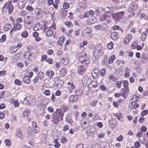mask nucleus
I'll return each instance as SVG.
<instances>
[{
	"label": "nucleus",
	"mask_w": 148,
	"mask_h": 148,
	"mask_svg": "<svg viewBox=\"0 0 148 148\" xmlns=\"http://www.w3.org/2000/svg\"><path fill=\"white\" fill-rule=\"evenodd\" d=\"M79 61L81 63L85 66L90 62L89 58L85 53H83L80 55L79 57Z\"/></svg>",
	"instance_id": "nucleus-1"
},
{
	"label": "nucleus",
	"mask_w": 148,
	"mask_h": 148,
	"mask_svg": "<svg viewBox=\"0 0 148 148\" xmlns=\"http://www.w3.org/2000/svg\"><path fill=\"white\" fill-rule=\"evenodd\" d=\"M32 128L29 127L28 128V132L30 133L33 134L34 133H37L39 131V127L37 126V123L34 122H32Z\"/></svg>",
	"instance_id": "nucleus-2"
},
{
	"label": "nucleus",
	"mask_w": 148,
	"mask_h": 148,
	"mask_svg": "<svg viewBox=\"0 0 148 148\" xmlns=\"http://www.w3.org/2000/svg\"><path fill=\"white\" fill-rule=\"evenodd\" d=\"M100 45L99 46H96L94 49L93 55L94 57L96 58H99V56L101 53V47Z\"/></svg>",
	"instance_id": "nucleus-3"
},
{
	"label": "nucleus",
	"mask_w": 148,
	"mask_h": 148,
	"mask_svg": "<svg viewBox=\"0 0 148 148\" xmlns=\"http://www.w3.org/2000/svg\"><path fill=\"white\" fill-rule=\"evenodd\" d=\"M113 13V11H109L106 12L104 14H103L100 16V20L101 21H104L107 18H110Z\"/></svg>",
	"instance_id": "nucleus-4"
},
{
	"label": "nucleus",
	"mask_w": 148,
	"mask_h": 148,
	"mask_svg": "<svg viewBox=\"0 0 148 148\" xmlns=\"http://www.w3.org/2000/svg\"><path fill=\"white\" fill-rule=\"evenodd\" d=\"M124 12H118L114 14H112V17L116 22H118L119 20L122 18L124 15Z\"/></svg>",
	"instance_id": "nucleus-5"
},
{
	"label": "nucleus",
	"mask_w": 148,
	"mask_h": 148,
	"mask_svg": "<svg viewBox=\"0 0 148 148\" xmlns=\"http://www.w3.org/2000/svg\"><path fill=\"white\" fill-rule=\"evenodd\" d=\"M12 1H10L6 2L4 6L8 7V13L11 14L12 13L13 10V6L12 4Z\"/></svg>",
	"instance_id": "nucleus-6"
},
{
	"label": "nucleus",
	"mask_w": 148,
	"mask_h": 148,
	"mask_svg": "<svg viewBox=\"0 0 148 148\" xmlns=\"http://www.w3.org/2000/svg\"><path fill=\"white\" fill-rule=\"evenodd\" d=\"M92 32V30L89 28H86L84 29L82 32V35L85 37H91V34Z\"/></svg>",
	"instance_id": "nucleus-7"
},
{
	"label": "nucleus",
	"mask_w": 148,
	"mask_h": 148,
	"mask_svg": "<svg viewBox=\"0 0 148 148\" xmlns=\"http://www.w3.org/2000/svg\"><path fill=\"white\" fill-rule=\"evenodd\" d=\"M32 98L29 97L24 98V100L22 102L23 104L28 105H31L32 103Z\"/></svg>",
	"instance_id": "nucleus-8"
},
{
	"label": "nucleus",
	"mask_w": 148,
	"mask_h": 148,
	"mask_svg": "<svg viewBox=\"0 0 148 148\" xmlns=\"http://www.w3.org/2000/svg\"><path fill=\"white\" fill-rule=\"evenodd\" d=\"M36 15L38 18H41L43 15L42 10L40 8H37L35 10Z\"/></svg>",
	"instance_id": "nucleus-9"
},
{
	"label": "nucleus",
	"mask_w": 148,
	"mask_h": 148,
	"mask_svg": "<svg viewBox=\"0 0 148 148\" xmlns=\"http://www.w3.org/2000/svg\"><path fill=\"white\" fill-rule=\"evenodd\" d=\"M15 135L18 138L21 139H22L23 138V134L20 128H18L16 129Z\"/></svg>",
	"instance_id": "nucleus-10"
},
{
	"label": "nucleus",
	"mask_w": 148,
	"mask_h": 148,
	"mask_svg": "<svg viewBox=\"0 0 148 148\" xmlns=\"http://www.w3.org/2000/svg\"><path fill=\"white\" fill-rule=\"evenodd\" d=\"M33 53L30 51H27L25 52L24 54V59L27 60H30L31 58L32 57Z\"/></svg>",
	"instance_id": "nucleus-11"
},
{
	"label": "nucleus",
	"mask_w": 148,
	"mask_h": 148,
	"mask_svg": "<svg viewBox=\"0 0 148 148\" xmlns=\"http://www.w3.org/2000/svg\"><path fill=\"white\" fill-rule=\"evenodd\" d=\"M97 19L94 16H91L87 20V22L89 25L94 23L97 22Z\"/></svg>",
	"instance_id": "nucleus-12"
},
{
	"label": "nucleus",
	"mask_w": 148,
	"mask_h": 148,
	"mask_svg": "<svg viewBox=\"0 0 148 148\" xmlns=\"http://www.w3.org/2000/svg\"><path fill=\"white\" fill-rule=\"evenodd\" d=\"M139 106V105L136 102L131 101L129 104V108L130 110L135 109L138 107Z\"/></svg>",
	"instance_id": "nucleus-13"
},
{
	"label": "nucleus",
	"mask_w": 148,
	"mask_h": 148,
	"mask_svg": "<svg viewBox=\"0 0 148 148\" xmlns=\"http://www.w3.org/2000/svg\"><path fill=\"white\" fill-rule=\"evenodd\" d=\"M132 38V35L131 34H128L125 37L124 40V42L128 44L130 42V39Z\"/></svg>",
	"instance_id": "nucleus-14"
},
{
	"label": "nucleus",
	"mask_w": 148,
	"mask_h": 148,
	"mask_svg": "<svg viewBox=\"0 0 148 148\" xmlns=\"http://www.w3.org/2000/svg\"><path fill=\"white\" fill-rule=\"evenodd\" d=\"M33 30L35 31L42 29V27L39 23L34 24L33 26Z\"/></svg>",
	"instance_id": "nucleus-15"
},
{
	"label": "nucleus",
	"mask_w": 148,
	"mask_h": 148,
	"mask_svg": "<svg viewBox=\"0 0 148 148\" xmlns=\"http://www.w3.org/2000/svg\"><path fill=\"white\" fill-rule=\"evenodd\" d=\"M130 69L128 67H125L124 69V76L125 78H128L130 75Z\"/></svg>",
	"instance_id": "nucleus-16"
},
{
	"label": "nucleus",
	"mask_w": 148,
	"mask_h": 148,
	"mask_svg": "<svg viewBox=\"0 0 148 148\" xmlns=\"http://www.w3.org/2000/svg\"><path fill=\"white\" fill-rule=\"evenodd\" d=\"M94 14V12L92 10H90L89 11H87L84 13L82 17L81 18L82 19L83 18H86L89 15H92Z\"/></svg>",
	"instance_id": "nucleus-17"
},
{
	"label": "nucleus",
	"mask_w": 148,
	"mask_h": 148,
	"mask_svg": "<svg viewBox=\"0 0 148 148\" xmlns=\"http://www.w3.org/2000/svg\"><path fill=\"white\" fill-rule=\"evenodd\" d=\"M138 8V5L137 4L135 3L131 5V6L128 9V11L129 12H131L133 10H136Z\"/></svg>",
	"instance_id": "nucleus-18"
},
{
	"label": "nucleus",
	"mask_w": 148,
	"mask_h": 148,
	"mask_svg": "<svg viewBox=\"0 0 148 148\" xmlns=\"http://www.w3.org/2000/svg\"><path fill=\"white\" fill-rule=\"evenodd\" d=\"M54 72L50 70H47L45 72V74L48 78H51L54 75Z\"/></svg>",
	"instance_id": "nucleus-19"
},
{
	"label": "nucleus",
	"mask_w": 148,
	"mask_h": 148,
	"mask_svg": "<svg viewBox=\"0 0 148 148\" xmlns=\"http://www.w3.org/2000/svg\"><path fill=\"white\" fill-rule=\"evenodd\" d=\"M25 4V1L24 0H19L18 3V7L21 9H22L24 7Z\"/></svg>",
	"instance_id": "nucleus-20"
},
{
	"label": "nucleus",
	"mask_w": 148,
	"mask_h": 148,
	"mask_svg": "<svg viewBox=\"0 0 148 148\" xmlns=\"http://www.w3.org/2000/svg\"><path fill=\"white\" fill-rule=\"evenodd\" d=\"M66 69L64 67L61 68L59 71V76L61 77L64 76L66 74Z\"/></svg>",
	"instance_id": "nucleus-21"
},
{
	"label": "nucleus",
	"mask_w": 148,
	"mask_h": 148,
	"mask_svg": "<svg viewBox=\"0 0 148 148\" xmlns=\"http://www.w3.org/2000/svg\"><path fill=\"white\" fill-rule=\"evenodd\" d=\"M66 87L69 89L70 92H72L73 90L75 89V86H73L72 83H68L67 84Z\"/></svg>",
	"instance_id": "nucleus-22"
},
{
	"label": "nucleus",
	"mask_w": 148,
	"mask_h": 148,
	"mask_svg": "<svg viewBox=\"0 0 148 148\" xmlns=\"http://www.w3.org/2000/svg\"><path fill=\"white\" fill-rule=\"evenodd\" d=\"M148 33V29H147L145 32H143L141 34L140 38L141 40L142 41H144L147 37V34Z\"/></svg>",
	"instance_id": "nucleus-23"
},
{
	"label": "nucleus",
	"mask_w": 148,
	"mask_h": 148,
	"mask_svg": "<svg viewBox=\"0 0 148 148\" xmlns=\"http://www.w3.org/2000/svg\"><path fill=\"white\" fill-rule=\"evenodd\" d=\"M86 69L82 66H79L78 68V73L81 74H83L86 71Z\"/></svg>",
	"instance_id": "nucleus-24"
},
{
	"label": "nucleus",
	"mask_w": 148,
	"mask_h": 148,
	"mask_svg": "<svg viewBox=\"0 0 148 148\" xmlns=\"http://www.w3.org/2000/svg\"><path fill=\"white\" fill-rule=\"evenodd\" d=\"M53 29H49L46 32V34L48 37H50L52 36L53 34Z\"/></svg>",
	"instance_id": "nucleus-25"
},
{
	"label": "nucleus",
	"mask_w": 148,
	"mask_h": 148,
	"mask_svg": "<svg viewBox=\"0 0 148 148\" xmlns=\"http://www.w3.org/2000/svg\"><path fill=\"white\" fill-rule=\"evenodd\" d=\"M37 77L41 81L43 79L44 77V74L43 73L42 71H40L37 76Z\"/></svg>",
	"instance_id": "nucleus-26"
},
{
	"label": "nucleus",
	"mask_w": 148,
	"mask_h": 148,
	"mask_svg": "<svg viewBox=\"0 0 148 148\" xmlns=\"http://www.w3.org/2000/svg\"><path fill=\"white\" fill-rule=\"evenodd\" d=\"M89 124L88 123H87L86 121H82V120L81 122V126L82 128L83 129H86L89 126Z\"/></svg>",
	"instance_id": "nucleus-27"
},
{
	"label": "nucleus",
	"mask_w": 148,
	"mask_h": 148,
	"mask_svg": "<svg viewBox=\"0 0 148 148\" xmlns=\"http://www.w3.org/2000/svg\"><path fill=\"white\" fill-rule=\"evenodd\" d=\"M61 62L64 65H66L69 62V59L67 58H64L61 59Z\"/></svg>",
	"instance_id": "nucleus-28"
},
{
	"label": "nucleus",
	"mask_w": 148,
	"mask_h": 148,
	"mask_svg": "<svg viewBox=\"0 0 148 148\" xmlns=\"http://www.w3.org/2000/svg\"><path fill=\"white\" fill-rule=\"evenodd\" d=\"M65 37L64 36H61L59 39L58 43V45H61L64 41Z\"/></svg>",
	"instance_id": "nucleus-29"
},
{
	"label": "nucleus",
	"mask_w": 148,
	"mask_h": 148,
	"mask_svg": "<svg viewBox=\"0 0 148 148\" xmlns=\"http://www.w3.org/2000/svg\"><path fill=\"white\" fill-rule=\"evenodd\" d=\"M99 70L98 69H94L92 72V75L93 77H97L99 74Z\"/></svg>",
	"instance_id": "nucleus-30"
},
{
	"label": "nucleus",
	"mask_w": 148,
	"mask_h": 148,
	"mask_svg": "<svg viewBox=\"0 0 148 148\" xmlns=\"http://www.w3.org/2000/svg\"><path fill=\"white\" fill-rule=\"evenodd\" d=\"M111 37L113 40H116L117 38V33L116 32H114L111 33Z\"/></svg>",
	"instance_id": "nucleus-31"
},
{
	"label": "nucleus",
	"mask_w": 148,
	"mask_h": 148,
	"mask_svg": "<svg viewBox=\"0 0 148 148\" xmlns=\"http://www.w3.org/2000/svg\"><path fill=\"white\" fill-rule=\"evenodd\" d=\"M23 81L24 83L27 84H29L30 82V81L29 79V77L27 75L24 76L23 78Z\"/></svg>",
	"instance_id": "nucleus-32"
},
{
	"label": "nucleus",
	"mask_w": 148,
	"mask_h": 148,
	"mask_svg": "<svg viewBox=\"0 0 148 148\" xmlns=\"http://www.w3.org/2000/svg\"><path fill=\"white\" fill-rule=\"evenodd\" d=\"M69 100L71 102H76L77 101V99L74 95L71 96L69 98Z\"/></svg>",
	"instance_id": "nucleus-33"
},
{
	"label": "nucleus",
	"mask_w": 148,
	"mask_h": 148,
	"mask_svg": "<svg viewBox=\"0 0 148 148\" xmlns=\"http://www.w3.org/2000/svg\"><path fill=\"white\" fill-rule=\"evenodd\" d=\"M13 28L16 30H19L21 28V25L18 23H17L14 24Z\"/></svg>",
	"instance_id": "nucleus-34"
},
{
	"label": "nucleus",
	"mask_w": 148,
	"mask_h": 148,
	"mask_svg": "<svg viewBox=\"0 0 148 148\" xmlns=\"http://www.w3.org/2000/svg\"><path fill=\"white\" fill-rule=\"evenodd\" d=\"M53 142L55 143L54 147L56 148H58L60 146V144L58 142V138H55L53 141Z\"/></svg>",
	"instance_id": "nucleus-35"
},
{
	"label": "nucleus",
	"mask_w": 148,
	"mask_h": 148,
	"mask_svg": "<svg viewBox=\"0 0 148 148\" xmlns=\"http://www.w3.org/2000/svg\"><path fill=\"white\" fill-rule=\"evenodd\" d=\"M11 27V25L10 24H7L4 25L3 28L5 31H8Z\"/></svg>",
	"instance_id": "nucleus-36"
},
{
	"label": "nucleus",
	"mask_w": 148,
	"mask_h": 148,
	"mask_svg": "<svg viewBox=\"0 0 148 148\" xmlns=\"http://www.w3.org/2000/svg\"><path fill=\"white\" fill-rule=\"evenodd\" d=\"M116 58V57L114 55H112L111 56L109 59L108 60V62L109 64H112V63L114 60Z\"/></svg>",
	"instance_id": "nucleus-37"
},
{
	"label": "nucleus",
	"mask_w": 148,
	"mask_h": 148,
	"mask_svg": "<svg viewBox=\"0 0 148 148\" xmlns=\"http://www.w3.org/2000/svg\"><path fill=\"white\" fill-rule=\"evenodd\" d=\"M30 113L31 112L30 110H26L24 112L23 116L25 117H27L30 115Z\"/></svg>",
	"instance_id": "nucleus-38"
},
{
	"label": "nucleus",
	"mask_w": 148,
	"mask_h": 148,
	"mask_svg": "<svg viewBox=\"0 0 148 148\" xmlns=\"http://www.w3.org/2000/svg\"><path fill=\"white\" fill-rule=\"evenodd\" d=\"M94 88H95L96 89H99L98 86V84L96 81H92L91 84H90Z\"/></svg>",
	"instance_id": "nucleus-39"
},
{
	"label": "nucleus",
	"mask_w": 148,
	"mask_h": 148,
	"mask_svg": "<svg viewBox=\"0 0 148 148\" xmlns=\"http://www.w3.org/2000/svg\"><path fill=\"white\" fill-rule=\"evenodd\" d=\"M140 18H143L144 19L147 20H148V18L147 17V15L145 14V13H142L140 14Z\"/></svg>",
	"instance_id": "nucleus-40"
},
{
	"label": "nucleus",
	"mask_w": 148,
	"mask_h": 148,
	"mask_svg": "<svg viewBox=\"0 0 148 148\" xmlns=\"http://www.w3.org/2000/svg\"><path fill=\"white\" fill-rule=\"evenodd\" d=\"M21 36L23 38H27L28 36V33L27 31H24L22 33Z\"/></svg>",
	"instance_id": "nucleus-41"
},
{
	"label": "nucleus",
	"mask_w": 148,
	"mask_h": 148,
	"mask_svg": "<svg viewBox=\"0 0 148 148\" xmlns=\"http://www.w3.org/2000/svg\"><path fill=\"white\" fill-rule=\"evenodd\" d=\"M139 97L136 95H134L133 98L131 99V101H133V102H136L138 100Z\"/></svg>",
	"instance_id": "nucleus-42"
},
{
	"label": "nucleus",
	"mask_w": 148,
	"mask_h": 148,
	"mask_svg": "<svg viewBox=\"0 0 148 148\" xmlns=\"http://www.w3.org/2000/svg\"><path fill=\"white\" fill-rule=\"evenodd\" d=\"M65 24L67 25V27L69 28H71L73 26V24L72 23L71 21H66L64 23Z\"/></svg>",
	"instance_id": "nucleus-43"
},
{
	"label": "nucleus",
	"mask_w": 148,
	"mask_h": 148,
	"mask_svg": "<svg viewBox=\"0 0 148 148\" xmlns=\"http://www.w3.org/2000/svg\"><path fill=\"white\" fill-rule=\"evenodd\" d=\"M107 47L108 48L110 49H112L113 48V43L112 42H110L107 44Z\"/></svg>",
	"instance_id": "nucleus-44"
},
{
	"label": "nucleus",
	"mask_w": 148,
	"mask_h": 148,
	"mask_svg": "<svg viewBox=\"0 0 148 148\" xmlns=\"http://www.w3.org/2000/svg\"><path fill=\"white\" fill-rule=\"evenodd\" d=\"M4 142L6 145L7 146H10L11 145V141L9 139H5V140Z\"/></svg>",
	"instance_id": "nucleus-45"
},
{
	"label": "nucleus",
	"mask_w": 148,
	"mask_h": 148,
	"mask_svg": "<svg viewBox=\"0 0 148 148\" xmlns=\"http://www.w3.org/2000/svg\"><path fill=\"white\" fill-rule=\"evenodd\" d=\"M106 73L105 69L103 68L101 69L100 71V75L101 76H103L105 75Z\"/></svg>",
	"instance_id": "nucleus-46"
},
{
	"label": "nucleus",
	"mask_w": 148,
	"mask_h": 148,
	"mask_svg": "<svg viewBox=\"0 0 148 148\" xmlns=\"http://www.w3.org/2000/svg\"><path fill=\"white\" fill-rule=\"evenodd\" d=\"M91 86L92 85L90 84H89L88 86V88L92 92H95L98 90V89H96L95 88H94L93 87Z\"/></svg>",
	"instance_id": "nucleus-47"
},
{
	"label": "nucleus",
	"mask_w": 148,
	"mask_h": 148,
	"mask_svg": "<svg viewBox=\"0 0 148 148\" xmlns=\"http://www.w3.org/2000/svg\"><path fill=\"white\" fill-rule=\"evenodd\" d=\"M33 82L34 84H36L38 82H41L38 78L36 76L34 78L33 80Z\"/></svg>",
	"instance_id": "nucleus-48"
},
{
	"label": "nucleus",
	"mask_w": 148,
	"mask_h": 148,
	"mask_svg": "<svg viewBox=\"0 0 148 148\" xmlns=\"http://www.w3.org/2000/svg\"><path fill=\"white\" fill-rule=\"evenodd\" d=\"M6 39V36L5 34L3 35L0 39V42H3L5 41Z\"/></svg>",
	"instance_id": "nucleus-49"
},
{
	"label": "nucleus",
	"mask_w": 148,
	"mask_h": 148,
	"mask_svg": "<svg viewBox=\"0 0 148 148\" xmlns=\"http://www.w3.org/2000/svg\"><path fill=\"white\" fill-rule=\"evenodd\" d=\"M18 46H13L12 47V53H13L16 52L17 50L18 49Z\"/></svg>",
	"instance_id": "nucleus-50"
},
{
	"label": "nucleus",
	"mask_w": 148,
	"mask_h": 148,
	"mask_svg": "<svg viewBox=\"0 0 148 148\" xmlns=\"http://www.w3.org/2000/svg\"><path fill=\"white\" fill-rule=\"evenodd\" d=\"M14 83L17 85L20 86L21 84V82L20 80L17 79L15 80Z\"/></svg>",
	"instance_id": "nucleus-51"
},
{
	"label": "nucleus",
	"mask_w": 148,
	"mask_h": 148,
	"mask_svg": "<svg viewBox=\"0 0 148 148\" xmlns=\"http://www.w3.org/2000/svg\"><path fill=\"white\" fill-rule=\"evenodd\" d=\"M98 102V101L97 100H95L92 101L90 104V106H95Z\"/></svg>",
	"instance_id": "nucleus-52"
},
{
	"label": "nucleus",
	"mask_w": 148,
	"mask_h": 148,
	"mask_svg": "<svg viewBox=\"0 0 148 148\" xmlns=\"http://www.w3.org/2000/svg\"><path fill=\"white\" fill-rule=\"evenodd\" d=\"M75 93L77 96H80L82 93V91L81 90H78L76 91Z\"/></svg>",
	"instance_id": "nucleus-53"
},
{
	"label": "nucleus",
	"mask_w": 148,
	"mask_h": 148,
	"mask_svg": "<svg viewBox=\"0 0 148 148\" xmlns=\"http://www.w3.org/2000/svg\"><path fill=\"white\" fill-rule=\"evenodd\" d=\"M7 58H4L2 55H0V61H3L4 60L5 62H7Z\"/></svg>",
	"instance_id": "nucleus-54"
},
{
	"label": "nucleus",
	"mask_w": 148,
	"mask_h": 148,
	"mask_svg": "<svg viewBox=\"0 0 148 148\" xmlns=\"http://www.w3.org/2000/svg\"><path fill=\"white\" fill-rule=\"evenodd\" d=\"M148 113V110H144L141 113V115L144 116L146 115Z\"/></svg>",
	"instance_id": "nucleus-55"
},
{
	"label": "nucleus",
	"mask_w": 148,
	"mask_h": 148,
	"mask_svg": "<svg viewBox=\"0 0 148 148\" xmlns=\"http://www.w3.org/2000/svg\"><path fill=\"white\" fill-rule=\"evenodd\" d=\"M101 25V30H104L107 28V26L105 23H103Z\"/></svg>",
	"instance_id": "nucleus-56"
},
{
	"label": "nucleus",
	"mask_w": 148,
	"mask_h": 148,
	"mask_svg": "<svg viewBox=\"0 0 148 148\" xmlns=\"http://www.w3.org/2000/svg\"><path fill=\"white\" fill-rule=\"evenodd\" d=\"M123 139V137L122 135H120L116 138V140L119 142H121Z\"/></svg>",
	"instance_id": "nucleus-57"
},
{
	"label": "nucleus",
	"mask_w": 148,
	"mask_h": 148,
	"mask_svg": "<svg viewBox=\"0 0 148 148\" xmlns=\"http://www.w3.org/2000/svg\"><path fill=\"white\" fill-rule=\"evenodd\" d=\"M94 28L96 30H101V25H98L95 26Z\"/></svg>",
	"instance_id": "nucleus-58"
},
{
	"label": "nucleus",
	"mask_w": 148,
	"mask_h": 148,
	"mask_svg": "<svg viewBox=\"0 0 148 148\" xmlns=\"http://www.w3.org/2000/svg\"><path fill=\"white\" fill-rule=\"evenodd\" d=\"M115 84L116 86L118 88H120L121 87L122 82L121 81H117L116 82Z\"/></svg>",
	"instance_id": "nucleus-59"
},
{
	"label": "nucleus",
	"mask_w": 148,
	"mask_h": 148,
	"mask_svg": "<svg viewBox=\"0 0 148 148\" xmlns=\"http://www.w3.org/2000/svg\"><path fill=\"white\" fill-rule=\"evenodd\" d=\"M129 84L128 82L127 81H125L123 82V85L125 88H127Z\"/></svg>",
	"instance_id": "nucleus-60"
},
{
	"label": "nucleus",
	"mask_w": 148,
	"mask_h": 148,
	"mask_svg": "<svg viewBox=\"0 0 148 148\" xmlns=\"http://www.w3.org/2000/svg\"><path fill=\"white\" fill-rule=\"evenodd\" d=\"M26 9L27 10L31 11L33 10V8L30 6H27L26 7Z\"/></svg>",
	"instance_id": "nucleus-61"
},
{
	"label": "nucleus",
	"mask_w": 148,
	"mask_h": 148,
	"mask_svg": "<svg viewBox=\"0 0 148 148\" xmlns=\"http://www.w3.org/2000/svg\"><path fill=\"white\" fill-rule=\"evenodd\" d=\"M69 4L66 2L64 3L63 5V8L65 9H67L69 7Z\"/></svg>",
	"instance_id": "nucleus-62"
},
{
	"label": "nucleus",
	"mask_w": 148,
	"mask_h": 148,
	"mask_svg": "<svg viewBox=\"0 0 148 148\" xmlns=\"http://www.w3.org/2000/svg\"><path fill=\"white\" fill-rule=\"evenodd\" d=\"M44 94L47 96H49L51 92L48 90H45L44 92Z\"/></svg>",
	"instance_id": "nucleus-63"
},
{
	"label": "nucleus",
	"mask_w": 148,
	"mask_h": 148,
	"mask_svg": "<svg viewBox=\"0 0 148 148\" xmlns=\"http://www.w3.org/2000/svg\"><path fill=\"white\" fill-rule=\"evenodd\" d=\"M134 145L136 148H138L140 146V145L139 143L137 141H136Z\"/></svg>",
	"instance_id": "nucleus-64"
}]
</instances>
